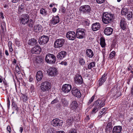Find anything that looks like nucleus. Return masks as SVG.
<instances>
[{
  "label": "nucleus",
  "instance_id": "nucleus-42",
  "mask_svg": "<svg viewBox=\"0 0 133 133\" xmlns=\"http://www.w3.org/2000/svg\"><path fill=\"white\" fill-rule=\"evenodd\" d=\"M77 129L71 128L68 131V133H77Z\"/></svg>",
  "mask_w": 133,
  "mask_h": 133
},
{
  "label": "nucleus",
  "instance_id": "nucleus-5",
  "mask_svg": "<svg viewBox=\"0 0 133 133\" xmlns=\"http://www.w3.org/2000/svg\"><path fill=\"white\" fill-rule=\"evenodd\" d=\"M29 15L26 14L22 15L20 19L21 23L25 25L28 23L29 21Z\"/></svg>",
  "mask_w": 133,
  "mask_h": 133
},
{
  "label": "nucleus",
  "instance_id": "nucleus-31",
  "mask_svg": "<svg viewBox=\"0 0 133 133\" xmlns=\"http://www.w3.org/2000/svg\"><path fill=\"white\" fill-rule=\"evenodd\" d=\"M128 11V9L127 8L124 7L122 8L121 10V13L122 15L125 16H126L128 12H129Z\"/></svg>",
  "mask_w": 133,
  "mask_h": 133
},
{
  "label": "nucleus",
  "instance_id": "nucleus-63",
  "mask_svg": "<svg viewBox=\"0 0 133 133\" xmlns=\"http://www.w3.org/2000/svg\"><path fill=\"white\" fill-rule=\"evenodd\" d=\"M1 29L2 31V32H3L4 31V29L2 24L1 25Z\"/></svg>",
  "mask_w": 133,
  "mask_h": 133
},
{
  "label": "nucleus",
  "instance_id": "nucleus-20",
  "mask_svg": "<svg viewBox=\"0 0 133 133\" xmlns=\"http://www.w3.org/2000/svg\"><path fill=\"white\" fill-rule=\"evenodd\" d=\"M122 127L119 125L115 126L112 129V133H120L122 131Z\"/></svg>",
  "mask_w": 133,
  "mask_h": 133
},
{
  "label": "nucleus",
  "instance_id": "nucleus-56",
  "mask_svg": "<svg viewBox=\"0 0 133 133\" xmlns=\"http://www.w3.org/2000/svg\"><path fill=\"white\" fill-rule=\"evenodd\" d=\"M66 11V9L65 8H62L61 9V11L62 13H64Z\"/></svg>",
  "mask_w": 133,
  "mask_h": 133
},
{
  "label": "nucleus",
  "instance_id": "nucleus-57",
  "mask_svg": "<svg viewBox=\"0 0 133 133\" xmlns=\"http://www.w3.org/2000/svg\"><path fill=\"white\" fill-rule=\"evenodd\" d=\"M7 104L8 105V107L10 105V101L9 99V98H8L7 99Z\"/></svg>",
  "mask_w": 133,
  "mask_h": 133
},
{
  "label": "nucleus",
  "instance_id": "nucleus-33",
  "mask_svg": "<svg viewBox=\"0 0 133 133\" xmlns=\"http://www.w3.org/2000/svg\"><path fill=\"white\" fill-rule=\"evenodd\" d=\"M107 108H104L102 109V110L99 113L98 116V117H99V118L102 117V115L104 114V115L105 114L104 113L105 111L107 110Z\"/></svg>",
  "mask_w": 133,
  "mask_h": 133
},
{
  "label": "nucleus",
  "instance_id": "nucleus-59",
  "mask_svg": "<svg viewBox=\"0 0 133 133\" xmlns=\"http://www.w3.org/2000/svg\"><path fill=\"white\" fill-rule=\"evenodd\" d=\"M0 16L1 18L2 19H3L4 17L3 16V13L2 12H0Z\"/></svg>",
  "mask_w": 133,
  "mask_h": 133
},
{
  "label": "nucleus",
  "instance_id": "nucleus-37",
  "mask_svg": "<svg viewBox=\"0 0 133 133\" xmlns=\"http://www.w3.org/2000/svg\"><path fill=\"white\" fill-rule=\"evenodd\" d=\"M28 26L30 27H32L34 24V21L31 19H29L28 22Z\"/></svg>",
  "mask_w": 133,
  "mask_h": 133
},
{
  "label": "nucleus",
  "instance_id": "nucleus-53",
  "mask_svg": "<svg viewBox=\"0 0 133 133\" xmlns=\"http://www.w3.org/2000/svg\"><path fill=\"white\" fill-rule=\"evenodd\" d=\"M59 64L62 65H66L67 64V62H64L63 61L61 62Z\"/></svg>",
  "mask_w": 133,
  "mask_h": 133
},
{
  "label": "nucleus",
  "instance_id": "nucleus-22",
  "mask_svg": "<svg viewBox=\"0 0 133 133\" xmlns=\"http://www.w3.org/2000/svg\"><path fill=\"white\" fill-rule=\"evenodd\" d=\"M113 31V29L111 27H107L104 30V34L107 36L111 35Z\"/></svg>",
  "mask_w": 133,
  "mask_h": 133
},
{
  "label": "nucleus",
  "instance_id": "nucleus-21",
  "mask_svg": "<svg viewBox=\"0 0 133 133\" xmlns=\"http://www.w3.org/2000/svg\"><path fill=\"white\" fill-rule=\"evenodd\" d=\"M100 27V24L98 22L93 23L92 25V30L94 31H96L99 30Z\"/></svg>",
  "mask_w": 133,
  "mask_h": 133
},
{
  "label": "nucleus",
  "instance_id": "nucleus-3",
  "mask_svg": "<svg viewBox=\"0 0 133 133\" xmlns=\"http://www.w3.org/2000/svg\"><path fill=\"white\" fill-rule=\"evenodd\" d=\"M56 57L53 54H48L45 58L46 62L49 63H54L56 61Z\"/></svg>",
  "mask_w": 133,
  "mask_h": 133
},
{
  "label": "nucleus",
  "instance_id": "nucleus-50",
  "mask_svg": "<svg viewBox=\"0 0 133 133\" xmlns=\"http://www.w3.org/2000/svg\"><path fill=\"white\" fill-rule=\"evenodd\" d=\"M15 69L17 73H18L20 72V69L19 67L18 66V65H17Z\"/></svg>",
  "mask_w": 133,
  "mask_h": 133
},
{
  "label": "nucleus",
  "instance_id": "nucleus-61",
  "mask_svg": "<svg viewBox=\"0 0 133 133\" xmlns=\"http://www.w3.org/2000/svg\"><path fill=\"white\" fill-rule=\"evenodd\" d=\"M56 8H53L52 9V11L54 13L56 11Z\"/></svg>",
  "mask_w": 133,
  "mask_h": 133
},
{
  "label": "nucleus",
  "instance_id": "nucleus-35",
  "mask_svg": "<svg viewBox=\"0 0 133 133\" xmlns=\"http://www.w3.org/2000/svg\"><path fill=\"white\" fill-rule=\"evenodd\" d=\"M127 15L126 18L128 20H130L132 16V14L131 12L129 11Z\"/></svg>",
  "mask_w": 133,
  "mask_h": 133
},
{
  "label": "nucleus",
  "instance_id": "nucleus-25",
  "mask_svg": "<svg viewBox=\"0 0 133 133\" xmlns=\"http://www.w3.org/2000/svg\"><path fill=\"white\" fill-rule=\"evenodd\" d=\"M86 54L87 56L89 58H91L94 55V53L92 50L89 49L86 50Z\"/></svg>",
  "mask_w": 133,
  "mask_h": 133
},
{
  "label": "nucleus",
  "instance_id": "nucleus-47",
  "mask_svg": "<svg viewBox=\"0 0 133 133\" xmlns=\"http://www.w3.org/2000/svg\"><path fill=\"white\" fill-rule=\"evenodd\" d=\"M23 101V102H26L28 99V97L26 96L24 94L23 95L22 97Z\"/></svg>",
  "mask_w": 133,
  "mask_h": 133
},
{
  "label": "nucleus",
  "instance_id": "nucleus-51",
  "mask_svg": "<svg viewBox=\"0 0 133 133\" xmlns=\"http://www.w3.org/2000/svg\"><path fill=\"white\" fill-rule=\"evenodd\" d=\"M121 92L120 91L118 92L115 95L116 96L115 99L117 98L118 97L121 96Z\"/></svg>",
  "mask_w": 133,
  "mask_h": 133
},
{
  "label": "nucleus",
  "instance_id": "nucleus-23",
  "mask_svg": "<svg viewBox=\"0 0 133 133\" xmlns=\"http://www.w3.org/2000/svg\"><path fill=\"white\" fill-rule=\"evenodd\" d=\"M74 81L75 83H82L83 81L82 76L79 74L75 76Z\"/></svg>",
  "mask_w": 133,
  "mask_h": 133
},
{
  "label": "nucleus",
  "instance_id": "nucleus-8",
  "mask_svg": "<svg viewBox=\"0 0 133 133\" xmlns=\"http://www.w3.org/2000/svg\"><path fill=\"white\" fill-rule=\"evenodd\" d=\"M72 93L74 96L77 98H80L81 96L80 90L76 87L73 88L72 90Z\"/></svg>",
  "mask_w": 133,
  "mask_h": 133
},
{
  "label": "nucleus",
  "instance_id": "nucleus-30",
  "mask_svg": "<svg viewBox=\"0 0 133 133\" xmlns=\"http://www.w3.org/2000/svg\"><path fill=\"white\" fill-rule=\"evenodd\" d=\"M37 43V41L35 38H31L29 40L28 44L31 45H35Z\"/></svg>",
  "mask_w": 133,
  "mask_h": 133
},
{
  "label": "nucleus",
  "instance_id": "nucleus-29",
  "mask_svg": "<svg viewBox=\"0 0 133 133\" xmlns=\"http://www.w3.org/2000/svg\"><path fill=\"white\" fill-rule=\"evenodd\" d=\"M43 76V73L42 71H38L36 75V79L38 81H40L42 79Z\"/></svg>",
  "mask_w": 133,
  "mask_h": 133
},
{
  "label": "nucleus",
  "instance_id": "nucleus-36",
  "mask_svg": "<svg viewBox=\"0 0 133 133\" xmlns=\"http://www.w3.org/2000/svg\"><path fill=\"white\" fill-rule=\"evenodd\" d=\"M95 64V62H92L89 64L88 65V69H90L94 67Z\"/></svg>",
  "mask_w": 133,
  "mask_h": 133
},
{
  "label": "nucleus",
  "instance_id": "nucleus-45",
  "mask_svg": "<svg viewBox=\"0 0 133 133\" xmlns=\"http://www.w3.org/2000/svg\"><path fill=\"white\" fill-rule=\"evenodd\" d=\"M37 12H32L31 13V16L33 18H36L37 16Z\"/></svg>",
  "mask_w": 133,
  "mask_h": 133
},
{
  "label": "nucleus",
  "instance_id": "nucleus-62",
  "mask_svg": "<svg viewBox=\"0 0 133 133\" xmlns=\"http://www.w3.org/2000/svg\"><path fill=\"white\" fill-rule=\"evenodd\" d=\"M33 80V78L31 77H29V81L30 82H32Z\"/></svg>",
  "mask_w": 133,
  "mask_h": 133
},
{
  "label": "nucleus",
  "instance_id": "nucleus-41",
  "mask_svg": "<svg viewBox=\"0 0 133 133\" xmlns=\"http://www.w3.org/2000/svg\"><path fill=\"white\" fill-rule=\"evenodd\" d=\"M116 54V52L115 51H113L109 55V58L111 59L113 58L115 56Z\"/></svg>",
  "mask_w": 133,
  "mask_h": 133
},
{
  "label": "nucleus",
  "instance_id": "nucleus-55",
  "mask_svg": "<svg viewBox=\"0 0 133 133\" xmlns=\"http://www.w3.org/2000/svg\"><path fill=\"white\" fill-rule=\"evenodd\" d=\"M7 130L8 131H9V133H11V129H10V127L9 126H8L7 127Z\"/></svg>",
  "mask_w": 133,
  "mask_h": 133
},
{
  "label": "nucleus",
  "instance_id": "nucleus-54",
  "mask_svg": "<svg viewBox=\"0 0 133 133\" xmlns=\"http://www.w3.org/2000/svg\"><path fill=\"white\" fill-rule=\"evenodd\" d=\"M84 23L86 24V25H89V23L88 20L85 19V21H84Z\"/></svg>",
  "mask_w": 133,
  "mask_h": 133
},
{
  "label": "nucleus",
  "instance_id": "nucleus-16",
  "mask_svg": "<svg viewBox=\"0 0 133 133\" xmlns=\"http://www.w3.org/2000/svg\"><path fill=\"white\" fill-rule=\"evenodd\" d=\"M66 52L64 51H63L59 52L57 55V57L59 60L63 59L66 55Z\"/></svg>",
  "mask_w": 133,
  "mask_h": 133
},
{
  "label": "nucleus",
  "instance_id": "nucleus-6",
  "mask_svg": "<svg viewBox=\"0 0 133 133\" xmlns=\"http://www.w3.org/2000/svg\"><path fill=\"white\" fill-rule=\"evenodd\" d=\"M65 42V40L63 38L57 39L54 43V46L55 48H59L62 47Z\"/></svg>",
  "mask_w": 133,
  "mask_h": 133
},
{
  "label": "nucleus",
  "instance_id": "nucleus-43",
  "mask_svg": "<svg viewBox=\"0 0 133 133\" xmlns=\"http://www.w3.org/2000/svg\"><path fill=\"white\" fill-rule=\"evenodd\" d=\"M74 119L73 118H69L66 121V122L68 125H70L71 124V122L73 121Z\"/></svg>",
  "mask_w": 133,
  "mask_h": 133
},
{
  "label": "nucleus",
  "instance_id": "nucleus-49",
  "mask_svg": "<svg viewBox=\"0 0 133 133\" xmlns=\"http://www.w3.org/2000/svg\"><path fill=\"white\" fill-rule=\"evenodd\" d=\"M97 3L98 4H102L104 2L105 0H96Z\"/></svg>",
  "mask_w": 133,
  "mask_h": 133
},
{
  "label": "nucleus",
  "instance_id": "nucleus-1",
  "mask_svg": "<svg viewBox=\"0 0 133 133\" xmlns=\"http://www.w3.org/2000/svg\"><path fill=\"white\" fill-rule=\"evenodd\" d=\"M114 17V14L106 12L103 15L102 20L104 23L108 24L113 22Z\"/></svg>",
  "mask_w": 133,
  "mask_h": 133
},
{
  "label": "nucleus",
  "instance_id": "nucleus-18",
  "mask_svg": "<svg viewBox=\"0 0 133 133\" xmlns=\"http://www.w3.org/2000/svg\"><path fill=\"white\" fill-rule=\"evenodd\" d=\"M59 22V17L58 15L54 16L50 20L51 23L53 25L58 23Z\"/></svg>",
  "mask_w": 133,
  "mask_h": 133
},
{
  "label": "nucleus",
  "instance_id": "nucleus-12",
  "mask_svg": "<svg viewBox=\"0 0 133 133\" xmlns=\"http://www.w3.org/2000/svg\"><path fill=\"white\" fill-rule=\"evenodd\" d=\"M63 122L62 121L58 118H56L53 119L52 122V124L54 127L61 126Z\"/></svg>",
  "mask_w": 133,
  "mask_h": 133
},
{
  "label": "nucleus",
  "instance_id": "nucleus-27",
  "mask_svg": "<svg viewBox=\"0 0 133 133\" xmlns=\"http://www.w3.org/2000/svg\"><path fill=\"white\" fill-rule=\"evenodd\" d=\"M25 5L24 3L22 4L19 5L18 8V13L20 14L23 13L25 10Z\"/></svg>",
  "mask_w": 133,
  "mask_h": 133
},
{
  "label": "nucleus",
  "instance_id": "nucleus-11",
  "mask_svg": "<svg viewBox=\"0 0 133 133\" xmlns=\"http://www.w3.org/2000/svg\"><path fill=\"white\" fill-rule=\"evenodd\" d=\"M120 26L122 30H124L126 29L127 23L125 19L124 18L122 17L120 20Z\"/></svg>",
  "mask_w": 133,
  "mask_h": 133
},
{
  "label": "nucleus",
  "instance_id": "nucleus-17",
  "mask_svg": "<svg viewBox=\"0 0 133 133\" xmlns=\"http://www.w3.org/2000/svg\"><path fill=\"white\" fill-rule=\"evenodd\" d=\"M104 101L103 102L99 99L98 100L95 102L94 105L95 106L99 107V108L100 109L104 105Z\"/></svg>",
  "mask_w": 133,
  "mask_h": 133
},
{
  "label": "nucleus",
  "instance_id": "nucleus-10",
  "mask_svg": "<svg viewBox=\"0 0 133 133\" xmlns=\"http://www.w3.org/2000/svg\"><path fill=\"white\" fill-rule=\"evenodd\" d=\"M49 40V38L48 36L43 35L39 38L38 42L40 44H44L47 43Z\"/></svg>",
  "mask_w": 133,
  "mask_h": 133
},
{
  "label": "nucleus",
  "instance_id": "nucleus-38",
  "mask_svg": "<svg viewBox=\"0 0 133 133\" xmlns=\"http://www.w3.org/2000/svg\"><path fill=\"white\" fill-rule=\"evenodd\" d=\"M47 11L44 9L42 8L40 10V14L42 15L46 16L47 15Z\"/></svg>",
  "mask_w": 133,
  "mask_h": 133
},
{
  "label": "nucleus",
  "instance_id": "nucleus-19",
  "mask_svg": "<svg viewBox=\"0 0 133 133\" xmlns=\"http://www.w3.org/2000/svg\"><path fill=\"white\" fill-rule=\"evenodd\" d=\"M48 72L49 74L51 76H53L56 75L57 73V71L56 68L50 67L48 70Z\"/></svg>",
  "mask_w": 133,
  "mask_h": 133
},
{
  "label": "nucleus",
  "instance_id": "nucleus-64",
  "mask_svg": "<svg viewBox=\"0 0 133 133\" xmlns=\"http://www.w3.org/2000/svg\"><path fill=\"white\" fill-rule=\"evenodd\" d=\"M56 133H64V132L63 131H57Z\"/></svg>",
  "mask_w": 133,
  "mask_h": 133
},
{
  "label": "nucleus",
  "instance_id": "nucleus-52",
  "mask_svg": "<svg viewBox=\"0 0 133 133\" xmlns=\"http://www.w3.org/2000/svg\"><path fill=\"white\" fill-rule=\"evenodd\" d=\"M57 102V99H55L53 101H52L51 103V104H54L55 103H56Z\"/></svg>",
  "mask_w": 133,
  "mask_h": 133
},
{
  "label": "nucleus",
  "instance_id": "nucleus-15",
  "mask_svg": "<svg viewBox=\"0 0 133 133\" xmlns=\"http://www.w3.org/2000/svg\"><path fill=\"white\" fill-rule=\"evenodd\" d=\"M51 88L49 84H42L41 88L42 91L44 92L50 90Z\"/></svg>",
  "mask_w": 133,
  "mask_h": 133
},
{
  "label": "nucleus",
  "instance_id": "nucleus-2",
  "mask_svg": "<svg viewBox=\"0 0 133 133\" xmlns=\"http://www.w3.org/2000/svg\"><path fill=\"white\" fill-rule=\"evenodd\" d=\"M80 12L85 15H90L91 13V8L88 5H86L81 6L79 8Z\"/></svg>",
  "mask_w": 133,
  "mask_h": 133
},
{
  "label": "nucleus",
  "instance_id": "nucleus-58",
  "mask_svg": "<svg viewBox=\"0 0 133 133\" xmlns=\"http://www.w3.org/2000/svg\"><path fill=\"white\" fill-rule=\"evenodd\" d=\"M12 46V43L11 41H9L8 43V47L11 48Z\"/></svg>",
  "mask_w": 133,
  "mask_h": 133
},
{
  "label": "nucleus",
  "instance_id": "nucleus-40",
  "mask_svg": "<svg viewBox=\"0 0 133 133\" xmlns=\"http://www.w3.org/2000/svg\"><path fill=\"white\" fill-rule=\"evenodd\" d=\"M43 60L42 58H40L39 57H36V61L37 63H41L42 62Z\"/></svg>",
  "mask_w": 133,
  "mask_h": 133
},
{
  "label": "nucleus",
  "instance_id": "nucleus-48",
  "mask_svg": "<svg viewBox=\"0 0 133 133\" xmlns=\"http://www.w3.org/2000/svg\"><path fill=\"white\" fill-rule=\"evenodd\" d=\"M12 106L14 107V108L15 109V110L17 111L18 110V108L17 107V105L14 102H13L12 104Z\"/></svg>",
  "mask_w": 133,
  "mask_h": 133
},
{
  "label": "nucleus",
  "instance_id": "nucleus-14",
  "mask_svg": "<svg viewBox=\"0 0 133 133\" xmlns=\"http://www.w3.org/2000/svg\"><path fill=\"white\" fill-rule=\"evenodd\" d=\"M71 89V85L68 84H65L62 87V90L65 93L69 92Z\"/></svg>",
  "mask_w": 133,
  "mask_h": 133
},
{
  "label": "nucleus",
  "instance_id": "nucleus-34",
  "mask_svg": "<svg viewBox=\"0 0 133 133\" xmlns=\"http://www.w3.org/2000/svg\"><path fill=\"white\" fill-rule=\"evenodd\" d=\"M100 44L102 48L104 47L106 45L105 39L103 37L100 39Z\"/></svg>",
  "mask_w": 133,
  "mask_h": 133
},
{
  "label": "nucleus",
  "instance_id": "nucleus-39",
  "mask_svg": "<svg viewBox=\"0 0 133 133\" xmlns=\"http://www.w3.org/2000/svg\"><path fill=\"white\" fill-rule=\"evenodd\" d=\"M79 63L82 65H84L85 63V61L84 59L81 57L79 58Z\"/></svg>",
  "mask_w": 133,
  "mask_h": 133
},
{
  "label": "nucleus",
  "instance_id": "nucleus-9",
  "mask_svg": "<svg viewBox=\"0 0 133 133\" xmlns=\"http://www.w3.org/2000/svg\"><path fill=\"white\" fill-rule=\"evenodd\" d=\"M107 125L105 130L107 132H110L112 130V120L110 118L109 119L107 123Z\"/></svg>",
  "mask_w": 133,
  "mask_h": 133
},
{
  "label": "nucleus",
  "instance_id": "nucleus-46",
  "mask_svg": "<svg viewBox=\"0 0 133 133\" xmlns=\"http://www.w3.org/2000/svg\"><path fill=\"white\" fill-rule=\"evenodd\" d=\"M95 96L94 95L91 98V99L89 100L88 104V105L91 103L93 101L94 99Z\"/></svg>",
  "mask_w": 133,
  "mask_h": 133
},
{
  "label": "nucleus",
  "instance_id": "nucleus-28",
  "mask_svg": "<svg viewBox=\"0 0 133 133\" xmlns=\"http://www.w3.org/2000/svg\"><path fill=\"white\" fill-rule=\"evenodd\" d=\"M107 78V74L105 72L102 76L100 78L99 80V83H104Z\"/></svg>",
  "mask_w": 133,
  "mask_h": 133
},
{
  "label": "nucleus",
  "instance_id": "nucleus-13",
  "mask_svg": "<svg viewBox=\"0 0 133 133\" xmlns=\"http://www.w3.org/2000/svg\"><path fill=\"white\" fill-rule=\"evenodd\" d=\"M41 51V47L39 46L36 45L32 49L31 52L32 54H39Z\"/></svg>",
  "mask_w": 133,
  "mask_h": 133
},
{
  "label": "nucleus",
  "instance_id": "nucleus-4",
  "mask_svg": "<svg viewBox=\"0 0 133 133\" xmlns=\"http://www.w3.org/2000/svg\"><path fill=\"white\" fill-rule=\"evenodd\" d=\"M85 30L84 29L79 28L77 29L76 32V35L77 38L82 39L85 37Z\"/></svg>",
  "mask_w": 133,
  "mask_h": 133
},
{
  "label": "nucleus",
  "instance_id": "nucleus-7",
  "mask_svg": "<svg viewBox=\"0 0 133 133\" xmlns=\"http://www.w3.org/2000/svg\"><path fill=\"white\" fill-rule=\"evenodd\" d=\"M66 37L69 40H74L76 38V34L74 31H69L66 34Z\"/></svg>",
  "mask_w": 133,
  "mask_h": 133
},
{
  "label": "nucleus",
  "instance_id": "nucleus-32",
  "mask_svg": "<svg viewBox=\"0 0 133 133\" xmlns=\"http://www.w3.org/2000/svg\"><path fill=\"white\" fill-rule=\"evenodd\" d=\"M61 101L62 105L64 107H67L68 105V102L66 99L62 98Z\"/></svg>",
  "mask_w": 133,
  "mask_h": 133
},
{
  "label": "nucleus",
  "instance_id": "nucleus-26",
  "mask_svg": "<svg viewBox=\"0 0 133 133\" xmlns=\"http://www.w3.org/2000/svg\"><path fill=\"white\" fill-rule=\"evenodd\" d=\"M70 109L72 110H75L78 107V104L76 101H74L71 103L70 106Z\"/></svg>",
  "mask_w": 133,
  "mask_h": 133
},
{
  "label": "nucleus",
  "instance_id": "nucleus-60",
  "mask_svg": "<svg viewBox=\"0 0 133 133\" xmlns=\"http://www.w3.org/2000/svg\"><path fill=\"white\" fill-rule=\"evenodd\" d=\"M19 0H11L12 2L13 3H16L18 2Z\"/></svg>",
  "mask_w": 133,
  "mask_h": 133
},
{
  "label": "nucleus",
  "instance_id": "nucleus-24",
  "mask_svg": "<svg viewBox=\"0 0 133 133\" xmlns=\"http://www.w3.org/2000/svg\"><path fill=\"white\" fill-rule=\"evenodd\" d=\"M34 30L36 32H40L43 30V27L40 24L35 25L34 27Z\"/></svg>",
  "mask_w": 133,
  "mask_h": 133
},
{
  "label": "nucleus",
  "instance_id": "nucleus-44",
  "mask_svg": "<svg viewBox=\"0 0 133 133\" xmlns=\"http://www.w3.org/2000/svg\"><path fill=\"white\" fill-rule=\"evenodd\" d=\"M99 109V107H97L95 106V107L92 111V112L95 113L98 111Z\"/></svg>",
  "mask_w": 133,
  "mask_h": 133
}]
</instances>
